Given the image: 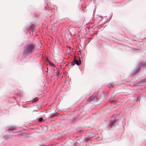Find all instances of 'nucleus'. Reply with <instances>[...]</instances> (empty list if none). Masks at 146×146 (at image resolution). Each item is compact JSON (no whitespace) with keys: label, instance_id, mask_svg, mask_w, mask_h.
<instances>
[{"label":"nucleus","instance_id":"obj_7","mask_svg":"<svg viewBox=\"0 0 146 146\" xmlns=\"http://www.w3.org/2000/svg\"><path fill=\"white\" fill-rule=\"evenodd\" d=\"M146 80L145 79H143L142 81H141V83L142 84H144Z\"/></svg>","mask_w":146,"mask_h":146},{"label":"nucleus","instance_id":"obj_2","mask_svg":"<svg viewBox=\"0 0 146 146\" xmlns=\"http://www.w3.org/2000/svg\"><path fill=\"white\" fill-rule=\"evenodd\" d=\"M80 60L79 58H78V59H74V62L77 65H79L80 64Z\"/></svg>","mask_w":146,"mask_h":146},{"label":"nucleus","instance_id":"obj_1","mask_svg":"<svg viewBox=\"0 0 146 146\" xmlns=\"http://www.w3.org/2000/svg\"><path fill=\"white\" fill-rule=\"evenodd\" d=\"M34 48V46L31 45L27 46L25 49L26 53L27 54L31 53L33 51Z\"/></svg>","mask_w":146,"mask_h":146},{"label":"nucleus","instance_id":"obj_9","mask_svg":"<svg viewBox=\"0 0 146 146\" xmlns=\"http://www.w3.org/2000/svg\"><path fill=\"white\" fill-rule=\"evenodd\" d=\"M46 60L47 62H48V63L50 61L47 58L46 59Z\"/></svg>","mask_w":146,"mask_h":146},{"label":"nucleus","instance_id":"obj_6","mask_svg":"<svg viewBox=\"0 0 146 146\" xmlns=\"http://www.w3.org/2000/svg\"><path fill=\"white\" fill-rule=\"evenodd\" d=\"M114 122V121H111L110 123V126L112 125L113 124Z\"/></svg>","mask_w":146,"mask_h":146},{"label":"nucleus","instance_id":"obj_3","mask_svg":"<svg viewBox=\"0 0 146 146\" xmlns=\"http://www.w3.org/2000/svg\"><path fill=\"white\" fill-rule=\"evenodd\" d=\"M95 96L94 95L90 97L89 99V100L90 101L94 100V99L95 98Z\"/></svg>","mask_w":146,"mask_h":146},{"label":"nucleus","instance_id":"obj_4","mask_svg":"<svg viewBox=\"0 0 146 146\" xmlns=\"http://www.w3.org/2000/svg\"><path fill=\"white\" fill-rule=\"evenodd\" d=\"M48 64L50 66H54V64L52 62L50 61L49 63Z\"/></svg>","mask_w":146,"mask_h":146},{"label":"nucleus","instance_id":"obj_8","mask_svg":"<svg viewBox=\"0 0 146 146\" xmlns=\"http://www.w3.org/2000/svg\"><path fill=\"white\" fill-rule=\"evenodd\" d=\"M113 101H114L113 100H111V99H110L109 101V102L111 103H113Z\"/></svg>","mask_w":146,"mask_h":146},{"label":"nucleus","instance_id":"obj_10","mask_svg":"<svg viewBox=\"0 0 146 146\" xmlns=\"http://www.w3.org/2000/svg\"><path fill=\"white\" fill-rule=\"evenodd\" d=\"M13 129H11V128H9V130L11 131Z\"/></svg>","mask_w":146,"mask_h":146},{"label":"nucleus","instance_id":"obj_5","mask_svg":"<svg viewBox=\"0 0 146 146\" xmlns=\"http://www.w3.org/2000/svg\"><path fill=\"white\" fill-rule=\"evenodd\" d=\"M43 120V118L42 117H40L38 119V121L40 122H41Z\"/></svg>","mask_w":146,"mask_h":146}]
</instances>
